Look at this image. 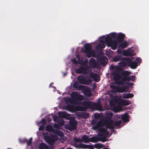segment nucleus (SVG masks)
Listing matches in <instances>:
<instances>
[{
	"mask_svg": "<svg viewBox=\"0 0 149 149\" xmlns=\"http://www.w3.org/2000/svg\"><path fill=\"white\" fill-rule=\"evenodd\" d=\"M71 98L69 97L66 98L65 100L66 102L74 104H81L82 100H84L83 95L77 92H73L71 94Z\"/></svg>",
	"mask_w": 149,
	"mask_h": 149,
	"instance_id": "f257e3e1",
	"label": "nucleus"
},
{
	"mask_svg": "<svg viewBox=\"0 0 149 149\" xmlns=\"http://www.w3.org/2000/svg\"><path fill=\"white\" fill-rule=\"evenodd\" d=\"M131 72L128 71H124L121 73L123 77H121V79L119 81H117L116 83L118 85H123L126 84L125 81H134L135 80L136 77L134 75L130 76Z\"/></svg>",
	"mask_w": 149,
	"mask_h": 149,
	"instance_id": "f03ea898",
	"label": "nucleus"
},
{
	"mask_svg": "<svg viewBox=\"0 0 149 149\" xmlns=\"http://www.w3.org/2000/svg\"><path fill=\"white\" fill-rule=\"evenodd\" d=\"M82 105L84 106L85 108V111L87 109H95L100 110L102 108V106L100 104L94 103L91 102L84 101L82 102Z\"/></svg>",
	"mask_w": 149,
	"mask_h": 149,
	"instance_id": "7ed1b4c3",
	"label": "nucleus"
},
{
	"mask_svg": "<svg viewBox=\"0 0 149 149\" xmlns=\"http://www.w3.org/2000/svg\"><path fill=\"white\" fill-rule=\"evenodd\" d=\"M113 113L111 112H109L106 114V118L108 120H105L104 121V125L106 126L107 128H109L112 130L115 129L113 125V120L111 119L113 118Z\"/></svg>",
	"mask_w": 149,
	"mask_h": 149,
	"instance_id": "20e7f679",
	"label": "nucleus"
},
{
	"mask_svg": "<svg viewBox=\"0 0 149 149\" xmlns=\"http://www.w3.org/2000/svg\"><path fill=\"white\" fill-rule=\"evenodd\" d=\"M107 128L106 129L102 128L100 130V133L98 134L100 137H96L98 138L97 139V142L99 141L104 142L106 141V137L105 136L109 134V132L107 130Z\"/></svg>",
	"mask_w": 149,
	"mask_h": 149,
	"instance_id": "39448f33",
	"label": "nucleus"
},
{
	"mask_svg": "<svg viewBox=\"0 0 149 149\" xmlns=\"http://www.w3.org/2000/svg\"><path fill=\"white\" fill-rule=\"evenodd\" d=\"M44 137L46 141L52 146L50 149H52L54 144L57 140V136L54 134H52L51 135H45Z\"/></svg>",
	"mask_w": 149,
	"mask_h": 149,
	"instance_id": "423d86ee",
	"label": "nucleus"
},
{
	"mask_svg": "<svg viewBox=\"0 0 149 149\" xmlns=\"http://www.w3.org/2000/svg\"><path fill=\"white\" fill-rule=\"evenodd\" d=\"M84 49L83 52L86 53V56L88 58H90L92 56L95 55L94 52L92 49V47L91 45L89 44H85L84 46Z\"/></svg>",
	"mask_w": 149,
	"mask_h": 149,
	"instance_id": "0eeeda50",
	"label": "nucleus"
},
{
	"mask_svg": "<svg viewBox=\"0 0 149 149\" xmlns=\"http://www.w3.org/2000/svg\"><path fill=\"white\" fill-rule=\"evenodd\" d=\"M127 86L124 85L123 86L119 87L115 85H111L110 88L112 92L114 93H122L126 92V89Z\"/></svg>",
	"mask_w": 149,
	"mask_h": 149,
	"instance_id": "6e6552de",
	"label": "nucleus"
},
{
	"mask_svg": "<svg viewBox=\"0 0 149 149\" xmlns=\"http://www.w3.org/2000/svg\"><path fill=\"white\" fill-rule=\"evenodd\" d=\"M75 72L77 74L83 73L88 74L91 72L90 70V67L88 65L86 66H79L78 68L76 69Z\"/></svg>",
	"mask_w": 149,
	"mask_h": 149,
	"instance_id": "1a4fd4ad",
	"label": "nucleus"
},
{
	"mask_svg": "<svg viewBox=\"0 0 149 149\" xmlns=\"http://www.w3.org/2000/svg\"><path fill=\"white\" fill-rule=\"evenodd\" d=\"M113 100L115 103H118L121 106H127L130 104L129 100L120 99L116 96L113 97Z\"/></svg>",
	"mask_w": 149,
	"mask_h": 149,
	"instance_id": "9d476101",
	"label": "nucleus"
},
{
	"mask_svg": "<svg viewBox=\"0 0 149 149\" xmlns=\"http://www.w3.org/2000/svg\"><path fill=\"white\" fill-rule=\"evenodd\" d=\"M67 109L70 111H85V108L84 106H75L70 104H68L67 106Z\"/></svg>",
	"mask_w": 149,
	"mask_h": 149,
	"instance_id": "9b49d317",
	"label": "nucleus"
},
{
	"mask_svg": "<svg viewBox=\"0 0 149 149\" xmlns=\"http://www.w3.org/2000/svg\"><path fill=\"white\" fill-rule=\"evenodd\" d=\"M78 81L81 84L88 85L91 83L92 80L90 79H87L86 77L83 75L79 76L77 78Z\"/></svg>",
	"mask_w": 149,
	"mask_h": 149,
	"instance_id": "f8f14e48",
	"label": "nucleus"
},
{
	"mask_svg": "<svg viewBox=\"0 0 149 149\" xmlns=\"http://www.w3.org/2000/svg\"><path fill=\"white\" fill-rule=\"evenodd\" d=\"M121 61L119 63V69L120 70L124 69L127 66L128 67V62L130 61V58L128 57L123 58L121 60Z\"/></svg>",
	"mask_w": 149,
	"mask_h": 149,
	"instance_id": "ddd939ff",
	"label": "nucleus"
},
{
	"mask_svg": "<svg viewBox=\"0 0 149 149\" xmlns=\"http://www.w3.org/2000/svg\"><path fill=\"white\" fill-rule=\"evenodd\" d=\"M120 72L119 70L116 68L113 70L112 72V74L113 76V79L115 83L117 84V81H119L121 79V75L120 74Z\"/></svg>",
	"mask_w": 149,
	"mask_h": 149,
	"instance_id": "4468645a",
	"label": "nucleus"
},
{
	"mask_svg": "<svg viewBox=\"0 0 149 149\" xmlns=\"http://www.w3.org/2000/svg\"><path fill=\"white\" fill-rule=\"evenodd\" d=\"M98 138L96 137H92L91 138H89L88 136L87 135H84L81 137L82 141L84 143H88L90 142H97V139Z\"/></svg>",
	"mask_w": 149,
	"mask_h": 149,
	"instance_id": "2eb2a0df",
	"label": "nucleus"
},
{
	"mask_svg": "<svg viewBox=\"0 0 149 149\" xmlns=\"http://www.w3.org/2000/svg\"><path fill=\"white\" fill-rule=\"evenodd\" d=\"M114 101L112 99V100L110 101L109 102V104L112 107V108L113 111L116 112H119L122 109L121 106L119 104V105H115L114 103Z\"/></svg>",
	"mask_w": 149,
	"mask_h": 149,
	"instance_id": "dca6fc26",
	"label": "nucleus"
},
{
	"mask_svg": "<svg viewBox=\"0 0 149 149\" xmlns=\"http://www.w3.org/2000/svg\"><path fill=\"white\" fill-rule=\"evenodd\" d=\"M77 123L75 120H70L69 121V126L68 127V129L70 131L75 130L77 128Z\"/></svg>",
	"mask_w": 149,
	"mask_h": 149,
	"instance_id": "f3484780",
	"label": "nucleus"
},
{
	"mask_svg": "<svg viewBox=\"0 0 149 149\" xmlns=\"http://www.w3.org/2000/svg\"><path fill=\"white\" fill-rule=\"evenodd\" d=\"M58 117L60 118H65L67 120L70 119V115L64 112L59 111L58 113Z\"/></svg>",
	"mask_w": 149,
	"mask_h": 149,
	"instance_id": "a211bd4d",
	"label": "nucleus"
},
{
	"mask_svg": "<svg viewBox=\"0 0 149 149\" xmlns=\"http://www.w3.org/2000/svg\"><path fill=\"white\" fill-rule=\"evenodd\" d=\"M89 64L93 68H96L99 65V64L96 62L95 60L93 58H91L90 59Z\"/></svg>",
	"mask_w": 149,
	"mask_h": 149,
	"instance_id": "6ab92c4d",
	"label": "nucleus"
},
{
	"mask_svg": "<svg viewBox=\"0 0 149 149\" xmlns=\"http://www.w3.org/2000/svg\"><path fill=\"white\" fill-rule=\"evenodd\" d=\"M91 78L93 79L96 82H99L100 80V78L99 76L97 74L94 73L93 72H91L89 74Z\"/></svg>",
	"mask_w": 149,
	"mask_h": 149,
	"instance_id": "aec40b11",
	"label": "nucleus"
},
{
	"mask_svg": "<svg viewBox=\"0 0 149 149\" xmlns=\"http://www.w3.org/2000/svg\"><path fill=\"white\" fill-rule=\"evenodd\" d=\"M78 147L80 148H89L90 149H94L93 145H86L82 143H80L78 145Z\"/></svg>",
	"mask_w": 149,
	"mask_h": 149,
	"instance_id": "412c9836",
	"label": "nucleus"
},
{
	"mask_svg": "<svg viewBox=\"0 0 149 149\" xmlns=\"http://www.w3.org/2000/svg\"><path fill=\"white\" fill-rule=\"evenodd\" d=\"M105 37L104 36H102L100 38V40L99 41L98 45L97 46L101 48H104L105 46V42L104 40H102V39H104Z\"/></svg>",
	"mask_w": 149,
	"mask_h": 149,
	"instance_id": "4be33fe9",
	"label": "nucleus"
},
{
	"mask_svg": "<svg viewBox=\"0 0 149 149\" xmlns=\"http://www.w3.org/2000/svg\"><path fill=\"white\" fill-rule=\"evenodd\" d=\"M107 61L108 59L105 56H103L100 58L99 61L101 65L103 66H105L107 63Z\"/></svg>",
	"mask_w": 149,
	"mask_h": 149,
	"instance_id": "5701e85b",
	"label": "nucleus"
},
{
	"mask_svg": "<svg viewBox=\"0 0 149 149\" xmlns=\"http://www.w3.org/2000/svg\"><path fill=\"white\" fill-rule=\"evenodd\" d=\"M125 35L121 33H119L117 35L116 38L118 43L122 41L125 38Z\"/></svg>",
	"mask_w": 149,
	"mask_h": 149,
	"instance_id": "b1692460",
	"label": "nucleus"
},
{
	"mask_svg": "<svg viewBox=\"0 0 149 149\" xmlns=\"http://www.w3.org/2000/svg\"><path fill=\"white\" fill-rule=\"evenodd\" d=\"M122 54L125 56H132L134 55L133 53L129 49L124 50Z\"/></svg>",
	"mask_w": 149,
	"mask_h": 149,
	"instance_id": "393cba45",
	"label": "nucleus"
},
{
	"mask_svg": "<svg viewBox=\"0 0 149 149\" xmlns=\"http://www.w3.org/2000/svg\"><path fill=\"white\" fill-rule=\"evenodd\" d=\"M107 46L108 47H111L113 50H115L117 47V44L116 41L113 40Z\"/></svg>",
	"mask_w": 149,
	"mask_h": 149,
	"instance_id": "a878e982",
	"label": "nucleus"
},
{
	"mask_svg": "<svg viewBox=\"0 0 149 149\" xmlns=\"http://www.w3.org/2000/svg\"><path fill=\"white\" fill-rule=\"evenodd\" d=\"M130 61L128 62V67L130 66V67L133 69H134L136 68L137 67V65L135 62H132L130 58Z\"/></svg>",
	"mask_w": 149,
	"mask_h": 149,
	"instance_id": "bb28decb",
	"label": "nucleus"
},
{
	"mask_svg": "<svg viewBox=\"0 0 149 149\" xmlns=\"http://www.w3.org/2000/svg\"><path fill=\"white\" fill-rule=\"evenodd\" d=\"M78 116L79 117L83 118H87L89 116V113L87 112H81L78 114Z\"/></svg>",
	"mask_w": 149,
	"mask_h": 149,
	"instance_id": "cd10ccee",
	"label": "nucleus"
},
{
	"mask_svg": "<svg viewBox=\"0 0 149 149\" xmlns=\"http://www.w3.org/2000/svg\"><path fill=\"white\" fill-rule=\"evenodd\" d=\"M104 41L107 45H109L113 40H112L111 37L109 36H107L104 38Z\"/></svg>",
	"mask_w": 149,
	"mask_h": 149,
	"instance_id": "c85d7f7f",
	"label": "nucleus"
},
{
	"mask_svg": "<svg viewBox=\"0 0 149 149\" xmlns=\"http://www.w3.org/2000/svg\"><path fill=\"white\" fill-rule=\"evenodd\" d=\"M134 96L132 93H124L122 95V98L124 99L131 98Z\"/></svg>",
	"mask_w": 149,
	"mask_h": 149,
	"instance_id": "c756f323",
	"label": "nucleus"
},
{
	"mask_svg": "<svg viewBox=\"0 0 149 149\" xmlns=\"http://www.w3.org/2000/svg\"><path fill=\"white\" fill-rule=\"evenodd\" d=\"M123 57L121 55H118L114 56L113 58V61L114 62H117L119 61H121Z\"/></svg>",
	"mask_w": 149,
	"mask_h": 149,
	"instance_id": "7c9ffc66",
	"label": "nucleus"
},
{
	"mask_svg": "<svg viewBox=\"0 0 149 149\" xmlns=\"http://www.w3.org/2000/svg\"><path fill=\"white\" fill-rule=\"evenodd\" d=\"M121 118L124 122H128L129 121L128 114L127 113H125L122 115Z\"/></svg>",
	"mask_w": 149,
	"mask_h": 149,
	"instance_id": "2f4dec72",
	"label": "nucleus"
},
{
	"mask_svg": "<svg viewBox=\"0 0 149 149\" xmlns=\"http://www.w3.org/2000/svg\"><path fill=\"white\" fill-rule=\"evenodd\" d=\"M119 47H121L122 48H125L127 47L128 45L127 42L125 41H124L123 42H121L120 43H119Z\"/></svg>",
	"mask_w": 149,
	"mask_h": 149,
	"instance_id": "473e14b6",
	"label": "nucleus"
},
{
	"mask_svg": "<svg viewBox=\"0 0 149 149\" xmlns=\"http://www.w3.org/2000/svg\"><path fill=\"white\" fill-rule=\"evenodd\" d=\"M102 125V121H99L97 123L96 125L93 126V129L94 130H97Z\"/></svg>",
	"mask_w": 149,
	"mask_h": 149,
	"instance_id": "72a5a7b5",
	"label": "nucleus"
},
{
	"mask_svg": "<svg viewBox=\"0 0 149 149\" xmlns=\"http://www.w3.org/2000/svg\"><path fill=\"white\" fill-rule=\"evenodd\" d=\"M39 149H49V147L45 143L40 144L39 146Z\"/></svg>",
	"mask_w": 149,
	"mask_h": 149,
	"instance_id": "f704fd0d",
	"label": "nucleus"
},
{
	"mask_svg": "<svg viewBox=\"0 0 149 149\" xmlns=\"http://www.w3.org/2000/svg\"><path fill=\"white\" fill-rule=\"evenodd\" d=\"M55 129H54L50 125H48L45 127V130L48 132H54Z\"/></svg>",
	"mask_w": 149,
	"mask_h": 149,
	"instance_id": "c9c22d12",
	"label": "nucleus"
},
{
	"mask_svg": "<svg viewBox=\"0 0 149 149\" xmlns=\"http://www.w3.org/2000/svg\"><path fill=\"white\" fill-rule=\"evenodd\" d=\"M54 130V131L53 133L56 134V135L59 136H63V134L62 132L57 130Z\"/></svg>",
	"mask_w": 149,
	"mask_h": 149,
	"instance_id": "e433bc0d",
	"label": "nucleus"
},
{
	"mask_svg": "<svg viewBox=\"0 0 149 149\" xmlns=\"http://www.w3.org/2000/svg\"><path fill=\"white\" fill-rule=\"evenodd\" d=\"M84 94L86 96L90 97L92 96V94L90 90H86L84 91Z\"/></svg>",
	"mask_w": 149,
	"mask_h": 149,
	"instance_id": "4c0bfd02",
	"label": "nucleus"
},
{
	"mask_svg": "<svg viewBox=\"0 0 149 149\" xmlns=\"http://www.w3.org/2000/svg\"><path fill=\"white\" fill-rule=\"evenodd\" d=\"M121 121L120 120H119L118 121H115L114 123L113 122V126H119L121 124ZM114 127V126H113Z\"/></svg>",
	"mask_w": 149,
	"mask_h": 149,
	"instance_id": "58836bf2",
	"label": "nucleus"
},
{
	"mask_svg": "<svg viewBox=\"0 0 149 149\" xmlns=\"http://www.w3.org/2000/svg\"><path fill=\"white\" fill-rule=\"evenodd\" d=\"M95 148L100 149L103 147V145L100 144H95L94 146Z\"/></svg>",
	"mask_w": 149,
	"mask_h": 149,
	"instance_id": "ea45409f",
	"label": "nucleus"
},
{
	"mask_svg": "<svg viewBox=\"0 0 149 149\" xmlns=\"http://www.w3.org/2000/svg\"><path fill=\"white\" fill-rule=\"evenodd\" d=\"M88 63V60L87 59H86L84 61H83L81 65L85 66L87 65Z\"/></svg>",
	"mask_w": 149,
	"mask_h": 149,
	"instance_id": "a19ab883",
	"label": "nucleus"
},
{
	"mask_svg": "<svg viewBox=\"0 0 149 149\" xmlns=\"http://www.w3.org/2000/svg\"><path fill=\"white\" fill-rule=\"evenodd\" d=\"M26 141L27 140L25 139H19V142L21 143H24L26 142Z\"/></svg>",
	"mask_w": 149,
	"mask_h": 149,
	"instance_id": "79ce46f5",
	"label": "nucleus"
},
{
	"mask_svg": "<svg viewBox=\"0 0 149 149\" xmlns=\"http://www.w3.org/2000/svg\"><path fill=\"white\" fill-rule=\"evenodd\" d=\"M74 141L76 143L78 142H81L82 141L79 138H74Z\"/></svg>",
	"mask_w": 149,
	"mask_h": 149,
	"instance_id": "37998d69",
	"label": "nucleus"
},
{
	"mask_svg": "<svg viewBox=\"0 0 149 149\" xmlns=\"http://www.w3.org/2000/svg\"><path fill=\"white\" fill-rule=\"evenodd\" d=\"M32 138H31L29 140L26 141V142H27V145H31L32 143Z\"/></svg>",
	"mask_w": 149,
	"mask_h": 149,
	"instance_id": "c03bdc74",
	"label": "nucleus"
},
{
	"mask_svg": "<svg viewBox=\"0 0 149 149\" xmlns=\"http://www.w3.org/2000/svg\"><path fill=\"white\" fill-rule=\"evenodd\" d=\"M141 60L140 58L137 57L136 58L135 61L134 62H135V63H136V64L137 65L138 63L141 62Z\"/></svg>",
	"mask_w": 149,
	"mask_h": 149,
	"instance_id": "a18cd8bd",
	"label": "nucleus"
},
{
	"mask_svg": "<svg viewBox=\"0 0 149 149\" xmlns=\"http://www.w3.org/2000/svg\"><path fill=\"white\" fill-rule=\"evenodd\" d=\"M64 124H65V122H64V120L62 119L60 121V122H59L58 123L59 125L61 126H63L64 125Z\"/></svg>",
	"mask_w": 149,
	"mask_h": 149,
	"instance_id": "49530a36",
	"label": "nucleus"
},
{
	"mask_svg": "<svg viewBox=\"0 0 149 149\" xmlns=\"http://www.w3.org/2000/svg\"><path fill=\"white\" fill-rule=\"evenodd\" d=\"M73 63L74 64H77L78 63V62L76 60L75 58H73L71 60Z\"/></svg>",
	"mask_w": 149,
	"mask_h": 149,
	"instance_id": "de8ad7c7",
	"label": "nucleus"
},
{
	"mask_svg": "<svg viewBox=\"0 0 149 149\" xmlns=\"http://www.w3.org/2000/svg\"><path fill=\"white\" fill-rule=\"evenodd\" d=\"M116 33H112L110 34V36L112 38H116Z\"/></svg>",
	"mask_w": 149,
	"mask_h": 149,
	"instance_id": "09e8293b",
	"label": "nucleus"
},
{
	"mask_svg": "<svg viewBox=\"0 0 149 149\" xmlns=\"http://www.w3.org/2000/svg\"><path fill=\"white\" fill-rule=\"evenodd\" d=\"M73 86L75 88H78V84L77 82H75L73 84Z\"/></svg>",
	"mask_w": 149,
	"mask_h": 149,
	"instance_id": "8fccbe9b",
	"label": "nucleus"
},
{
	"mask_svg": "<svg viewBox=\"0 0 149 149\" xmlns=\"http://www.w3.org/2000/svg\"><path fill=\"white\" fill-rule=\"evenodd\" d=\"M41 123L43 124H45L46 123V120L45 119L43 118L41 121Z\"/></svg>",
	"mask_w": 149,
	"mask_h": 149,
	"instance_id": "3c124183",
	"label": "nucleus"
},
{
	"mask_svg": "<svg viewBox=\"0 0 149 149\" xmlns=\"http://www.w3.org/2000/svg\"><path fill=\"white\" fill-rule=\"evenodd\" d=\"M126 84H127L129 86H132L133 85V83H132L127 82L126 83Z\"/></svg>",
	"mask_w": 149,
	"mask_h": 149,
	"instance_id": "603ef678",
	"label": "nucleus"
},
{
	"mask_svg": "<svg viewBox=\"0 0 149 149\" xmlns=\"http://www.w3.org/2000/svg\"><path fill=\"white\" fill-rule=\"evenodd\" d=\"M117 53L118 54H121L122 53V50L120 49H118L117 51Z\"/></svg>",
	"mask_w": 149,
	"mask_h": 149,
	"instance_id": "864d4df0",
	"label": "nucleus"
},
{
	"mask_svg": "<svg viewBox=\"0 0 149 149\" xmlns=\"http://www.w3.org/2000/svg\"><path fill=\"white\" fill-rule=\"evenodd\" d=\"M95 118H99L100 117V114H96L95 113Z\"/></svg>",
	"mask_w": 149,
	"mask_h": 149,
	"instance_id": "5fc2aeb1",
	"label": "nucleus"
},
{
	"mask_svg": "<svg viewBox=\"0 0 149 149\" xmlns=\"http://www.w3.org/2000/svg\"><path fill=\"white\" fill-rule=\"evenodd\" d=\"M82 61H83V58H82V59H80L78 60L79 63L80 65H81V64Z\"/></svg>",
	"mask_w": 149,
	"mask_h": 149,
	"instance_id": "6e6d98bb",
	"label": "nucleus"
},
{
	"mask_svg": "<svg viewBox=\"0 0 149 149\" xmlns=\"http://www.w3.org/2000/svg\"><path fill=\"white\" fill-rule=\"evenodd\" d=\"M44 127L42 126H40L39 128V130H44Z\"/></svg>",
	"mask_w": 149,
	"mask_h": 149,
	"instance_id": "4d7b16f0",
	"label": "nucleus"
},
{
	"mask_svg": "<svg viewBox=\"0 0 149 149\" xmlns=\"http://www.w3.org/2000/svg\"><path fill=\"white\" fill-rule=\"evenodd\" d=\"M58 127H59L58 125L57 124H54V127L55 128H58Z\"/></svg>",
	"mask_w": 149,
	"mask_h": 149,
	"instance_id": "13d9d810",
	"label": "nucleus"
},
{
	"mask_svg": "<svg viewBox=\"0 0 149 149\" xmlns=\"http://www.w3.org/2000/svg\"><path fill=\"white\" fill-rule=\"evenodd\" d=\"M76 57L79 60V59H80V56L79 55H77L76 56Z\"/></svg>",
	"mask_w": 149,
	"mask_h": 149,
	"instance_id": "bf43d9fd",
	"label": "nucleus"
},
{
	"mask_svg": "<svg viewBox=\"0 0 149 149\" xmlns=\"http://www.w3.org/2000/svg\"><path fill=\"white\" fill-rule=\"evenodd\" d=\"M83 87V86L82 85H80L79 86V87L80 88H82Z\"/></svg>",
	"mask_w": 149,
	"mask_h": 149,
	"instance_id": "052dcab7",
	"label": "nucleus"
},
{
	"mask_svg": "<svg viewBox=\"0 0 149 149\" xmlns=\"http://www.w3.org/2000/svg\"><path fill=\"white\" fill-rule=\"evenodd\" d=\"M102 149H109L107 148H105Z\"/></svg>",
	"mask_w": 149,
	"mask_h": 149,
	"instance_id": "680f3d73",
	"label": "nucleus"
},
{
	"mask_svg": "<svg viewBox=\"0 0 149 149\" xmlns=\"http://www.w3.org/2000/svg\"><path fill=\"white\" fill-rule=\"evenodd\" d=\"M66 149H72V148H67Z\"/></svg>",
	"mask_w": 149,
	"mask_h": 149,
	"instance_id": "e2e57ef3",
	"label": "nucleus"
},
{
	"mask_svg": "<svg viewBox=\"0 0 149 149\" xmlns=\"http://www.w3.org/2000/svg\"><path fill=\"white\" fill-rule=\"evenodd\" d=\"M64 75H66L65 74V73H64Z\"/></svg>",
	"mask_w": 149,
	"mask_h": 149,
	"instance_id": "0e129e2a",
	"label": "nucleus"
},
{
	"mask_svg": "<svg viewBox=\"0 0 149 149\" xmlns=\"http://www.w3.org/2000/svg\"><path fill=\"white\" fill-rule=\"evenodd\" d=\"M54 121H55V119H54Z\"/></svg>",
	"mask_w": 149,
	"mask_h": 149,
	"instance_id": "69168bd1",
	"label": "nucleus"
},
{
	"mask_svg": "<svg viewBox=\"0 0 149 149\" xmlns=\"http://www.w3.org/2000/svg\"><path fill=\"white\" fill-rule=\"evenodd\" d=\"M56 118H57V117H56Z\"/></svg>",
	"mask_w": 149,
	"mask_h": 149,
	"instance_id": "338daca9",
	"label": "nucleus"
}]
</instances>
